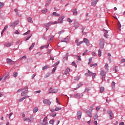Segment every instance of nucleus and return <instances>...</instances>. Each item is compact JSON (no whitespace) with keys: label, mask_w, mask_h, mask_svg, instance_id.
<instances>
[{"label":"nucleus","mask_w":125,"mask_h":125,"mask_svg":"<svg viewBox=\"0 0 125 125\" xmlns=\"http://www.w3.org/2000/svg\"><path fill=\"white\" fill-rule=\"evenodd\" d=\"M101 79L102 80V82H105V78H106V72L104 70L101 71L100 74Z\"/></svg>","instance_id":"nucleus-1"},{"label":"nucleus","mask_w":125,"mask_h":125,"mask_svg":"<svg viewBox=\"0 0 125 125\" xmlns=\"http://www.w3.org/2000/svg\"><path fill=\"white\" fill-rule=\"evenodd\" d=\"M104 45H105V40L104 39L102 38L100 39V47L101 48H104Z\"/></svg>","instance_id":"nucleus-2"},{"label":"nucleus","mask_w":125,"mask_h":125,"mask_svg":"<svg viewBox=\"0 0 125 125\" xmlns=\"http://www.w3.org/2000/svg\"><path fill=\"white\" fill-rule=\"evenodd\" d=\"M54 24H57V21H52L51 22H48L47 23H44V25L47 28H49V26H51V25H54Z\"/></svg>","instance_id":"nucleus-3"},{"label":"nucleus","mask_w":125,"mask_h":125,"mask_svg":"<svg viewBox=\"0 0 125 125\" xmlns=\"http://www.w3.org/2000/svg\"><path fill=\"white\" fill-rule=\"evenodd\" d=\"M82 96H83V95L81 93H77L74 95V98H77L78 99H80Z\"/></svg>","instance_id":"nucleus-4"},{"label":"nucleus","mask_w":125,"mask_h":125,"mask_svg":"<svg viewBox=\"0 0 125 125\" xmlns=\"http://www.w3.org/2000/svg\"><path fill=\"white\" fill-rule=\"evenodd\" d=\"M65 18L64 16L61 17L58 19V22H57V24H61L63 23V19Z\"/></svg>","instance_id":"nucleus-5"},{"label":"nucleus","mask_w":125,"mask_h":125,"mask_svg":"<svg viewBox=\"0 0 125 125\" xmlns=\"http://www.w3.org/2000/svg\"><path fill=\"white\" fill-rule=\"evenodd\" d=\"M43 103L44 104H47V105H50L51 102L49 100L44 99L43 100Z\"/></svg>","instance_id":"nucleus-6"},{"label":"nucleus","mask_w":125,"mask_h":125,"mask_svg":"<svg viewBox=\"0 0 125 125\" xmlns=\"http://www.w3.org/2000/svg\"><path fill=\"white\" fill-rule=\"evenodd\" d=\"M7 63L9 65H14V62L12 61L10 59H7Z\"/></svg>","instance_id":"nucleus-7"},{"label":"nucleus","mask_w":125,"mask_h":125,"mask_svg":"<svg viewBox=\"0 0 125 125\" xmlns=\"http://www.w3.org/2000/svg\"><path fill=\"white\" fill-rule=\"evenodd\" d=\"M78 120H81V118H82V112L80 111L77 112V113Z\"/></svg>","instance_id":"nucleus-8"},{"label":"nucleus","mask_w":125,"mask_h":125,"mask_svg":"<svg viewBox=\"0 0 125 125\" xmlns=\"http://www.w3.org/2000/svg\"><path fill=\"white\" fill-rule=\"evenodd\" d=\"M83 42L87 45V46H88V45H89V41L87 39L84 38Z\"/></svg>","instance_id":"nucleus-9"},{"label":"nucleus","mask_w":125,"mask_h":125,"mask_svg":"<svg viewBox=\"0 0 125 125\" xmlns=\"http://www.w3.org/2000/svg\"><path fill=\"white\" fill-rule=\"evenodd\" d=\"M28 92H29L28 90L23 91V92L21 93V96H25V95H27V93H28Z\"/></svg>","instance_id":"nucleus-10"},{"label":"nucleus","mask_w":125,"mask_h":125,"mask_svg":"<svg viewBox=\"0 0 125 125\" xmlns=\"http://www.w3.org/2000/svg\"><path fill=\"white\" fill-rule=\"evenodd\" d=\"M13 44V42H6L4 44V45L6 46V47H10V46H11Z\"/></svg>","instance_id":"nucleus-11"},{"label":"nucleus","mask_w":125,"mask_h":125,"mask_svg":"<svg viewBox=\"0 0 125 125\" xmlns=\"http://www.w3.org/2000/svg\"><path fill=\"white\" fill-rule=\"evenodd\" d=\"M97 2H98V0H93L91 3V4L93 5V6H95L96 4H97Z\"/></svg>","instance_id":"nucleus-12"},{"label":"nucleus","mask_w":125,"mask_h":125,"mask_svg":"<svg viewBox=\"0 0 125 125\" xmlns=\"http://www.w3.org/2000/svg\"><path fill=\"white\" fill-rule=\"evenodd\" d=\"M70 71H71V69L69 68V67H67L64 71V75H67V74H69V73L70 72Z\"/></svg>","instance_id":"nucleus-13"},{"label":"nucleus","mask_w":125,"mask_h":125,"mask_svg":"<svg viewBox=\"0 0 125 125\" xmlns=\"http://www.w3.org/2000/svg\"><path fill=\"white\" fill-rule=\"evenodd\" d=\"M107 114H108V115H109L110 118H113V117L114 116L113 115V112L111 111V110H107Z\"/></svg>","instance_id":"nucleus-14"},{"label":"nucleus","mask_w":125,"mask_h":125,"mask_svg":"<svg viewBox=\"0 0 125 125\" xmlns=\"http://www.w3.org/2000/svg\"><path fill=\"white\" fill-rule=\"evenodd\" d=\"M57 91H58V89H54L50 91L48 93L50 94V93H56V92H57Z\"/></svg>","instance_id":"nucleus-15"},{"label":"nucleus","mask_w":125,"mask_h":125,"mask_svg":"<svg viewBox=\"0 0 125 125\" xmlns=\"http://www.w3.org/2000/svg\"><path fill=\"white\" fill-rule=\"evenodd\" d=\"M89 73L91 74V76L92 77V79L94 80V79H95V77L96 76V73H92L91 71H89Z\"/></svg>","instance_id":"nucleus-16"},{"label":"nucleus","mask_w":125,"mask_h":125,"mask_svg":"<svg viewBox=\"0 0 125 125\" xmlns=\"http://www.w3.org/2000/svg\"><path fill=\"white\" fill-rule=\"evenodd\" d=\"M104 69L107 72L109 71V64L106 63L105 65H104Z\"/></svg>","instance_id":"nucleus-17"},{"label":"nucleus","mask_w":125,"mask_h":125,"mask_svg":"<svg viewBox=\"0 0 125 125\" xmlns=\"http://www.w3.org/2000/svg\"><path fill=\"white\" fill-rule=\"evenodd\" d=\"M73 15H75V16H77L78 15V12L77 11V8H74L73 10Z\"/></svg>","instance_id":"nucleus-18"},{"label":"nucleus","mask_w":125,"mask_h":125,"mask_svg":"<svg viewBox=\"0 0 125 125\" xmlns=\"http://www.w3.org/2000/svg\"><path fill=\"white\" fill-rule=\"evenodd\" d=\"M53 16H57L58 17H60V14L57 13L56 12H54L53 13Z\"/></svg>","instance_id":"nucleus-19"},{"label":"nucleus","mask_w":125,"mask_h":125,"mask_svg":"<svg viewBox=\"0 0 125 125\" xmlns=\"http://www.w3.org/2000/svg\"><path fill=\"white\" fill-rule=\"evenodd\" d=\"M28 89V86L24 87V88L20 89L18 92H20V91H23L24 90Z\"/></svg>","instance_id":"nucleus-20"},{"label":"nucleus","mask_w":125,"mask_h":125,"mask_svg":"<svg viewBox=\"0 0 125 125\" xmlns=\"http://www.w3.org/2000/svg\"><path fill=\"white\" fill-rule=\"evenodd\" d=\"M35 44H36L35 42L32 43V45H31V46L29 48V50H31L33 49L34 46H35Z\"/></svg>","instance_id":"nucleus-21"},{"label":"nucleus","mask_w":125,"mask_h":125,"mask_svg":"<svg viewBox=\"0 0 125 125\" xmlns=\"http://www.w3.org/2000/svg\"><path fill=\"white\" fill-rule=\"evenodd\" d=\"M81 86H83V84L82 83H79L77 85L76 88H75V90H77V89H78V88H80Z\"/></svg>","instance_id":"nucleus-22"},{"label":"nucleus","mask_w":125,"mask_h":125,"mask_svg":"<svg viewBox=\"0 0 125 125\" xmlns=\"http://www.w3.org/2000/svg\"><path fill=\"white\" fill-rule=\"evenodd\" d=\"M63 42H69V37H68V36L64 38L63 40Z\"/></svg>","instance_id":"nucleus-23"},{"label":"nucleus","mask_w":125,"mask_h":125,"mask_svg":"<svg viewBox=\"0 0 125 125\" xmlns=\"http://www.w3.org/2000/svg\"><path fill=\"white\" fill-rule=\"evenodd\" d=\"M27 21L30 23H33V19L31 17H29L28 18H27Z\"/></svg>","instance_id":"nucleus-24"},{"label":"nucleus","mask_w":125,"mask_h":125,"mask_svg":"<svg viewBox=\"0 0 125 125\" xmlns=\"http://www.w3.org/2000/svg\"><path fill=\"white\" fill-rule=\"evenodd\" d=\"M33 113H37V112L39 111V108H38V107H34L33 109Z\"/></svg>","instance_id":"nucleus-25"},{"label":"nucleus","mask_w":125,"mask_h":125,"mask_svg":"<svg viewBox=\"0 0 125 125\" xmlns=\"http://www.w3.org/2000/svg\"><path fill=\"white\" fill-rule=\"evenodd\" d=\"M23 121L28 122V123H29V122H31V119H30V118H24L23 119Z\"/></svg>","instance_id":"nucleus-26"},{"label":"nucleus","mask_w":125,"mask_h":125,"mask_svg":"<svg viewBox=\"0 0 125 125\" xmlns=\"http://www.w3.org/2000/svg\"><path fill=\"white\" fill-rule=\"evenodd\" d=\"M13 76L15 78H17V77H18V73L14 72L13 74Z\"/></svg>","instance_id":"nucleus-27"},{"label":"nucleus","mask_w":125,"mask_h":125,"mask_svg":"<svg viewBox=\"0 0 125 125\" xmlns=\"http://www.w3.org/2000/svg\"><path fill=\"white\" fill-rule=\"evenodd\" d=\"M98 54V56H99L100 57L101 56L102 54V51H101V49L99 50Z\"/></svg>","instance_id":"nucleus-28"},{"label":"nucleus","mask_w":125,"mask_h":125,"mask_svg":"<svg viewBox=\"0 0 125 125\" xmlns=\"http://www.w3.org/2000/svg\"><path fill=\"white\" fill-rule=\"evenodd\" d=\"M86 114L90 118H91V117H92V114H91V113L89 111H87Z\"/></svg>","instance_id":"nucleus-29"},{"label":"nucleus","mask_w":125,"mask_h":125,"mask_svg":"<svg viewBox=\"0 0 125 125\" xmlns=\"http://www.w3.org/2000/svg\"><path fill=\"white\" fill-rule=\"evenodd\" d=\"M74 27H75V29H78V28H79V24H78V23L75 22Z\"/></svg>","instance_id":"nucleus-30"},{"label":"nucleus","mask_w":125,"mask_h":125,"mask_svg":"<svg viewBox=\"0 0 125 125\" xmlns=\"http://www.w3.org/2000/svg\"><path fill=\"white\" fill-rule=\"evenodd\" d=\"M89 90H90V88H89V87L86 88L84 91V92H88V91H89Z\"/></svg>","instance_id":"nucleus-31"},{"label":"nucleus","mask_w":125,"mask_h":125,"mask_svg":"<svg viewBox=\"0 0 125 125\" xmlns=\"http://www.w3.org/2000/svg\"><path fill=\"white\" fill-rule=\"evenodd\" d=\"M104 89H105L104 88V87H103V86L101 87V88H100V92H101V93H102V92H103V91H104Z\"/></svg>","instance_id":"nucleus-32"},{"label":"nucleus","mask_w":125,"mask_h":125,"mask_svg":"<svg viewBox=\"0 0 125 125\" xmlns=\"http://www.w3.org/2000/svg\"><path fill=\"white\" fill-rule=\"evenodd\" d=\"M121 28H122V25L119 23V24H118V29L120 31H121Z\"/></svg>","instance_id":"nucleus-33"},{"label":"nucleus","mask_w":125,"mask_h":125,"mask_svg":"<svg viewBox=\"0 0 125 125\" xmlns=\"http://www.w3.org/2000/svg\"><path fill=\"white\" fill-rule=\"evenodd\" d=\"M46 12H47V9L46 8H45L43 10H42V13H43L45 14V13H46Z\"/></svg>","instance_id":"nucleus-34"},{"label":"nucleus","mask_w":125,"mask_h":125,"mask_svg":"<svg viewBox=\"0 0 125 125\" xmlns=\"http://www.w3.org/2000/svg\"><path fill=\"white\" fill-rule=\"evenodd\" d=\"M30 33H31V30H28L27 32L23 34V36H26V35L30 34Z\"/></svg>","instance_id":"nucleus-35"},{"label":"nucleus","mask_w":125,"mask_h":125,"mask_svg":"<svg viewBox=\"0 0 125 125\" xmlns=\"http://www.w3.org/2000/svg\"><path fill=\"white\" fill-rule=\"evenodd\" d=\"M94 120H96L98 118V115L97 114H95L93 117Z\"/></svg>","instance_id":"nucleus-36"},{"label":"nucleus","mask_w":125,"mask_h":125,"mask_svg":"<svg viewBox=\"0 0 125 125\" xmlns=\"http://www.w3.org/2000/svg\"><path fill=\"white\" fill-rule=\"evenodd\" d=\"M48 68H49V66L46 65L42 67V70H46V69H48Z\"/></svg>","instance_id":"nucleus-37"},{"label":"nucleus","mask_w":125,"mask_h":125,"mask_svg":"<svg viewBox=\"0 0 125 125\" xmlns=\"http://www.w3.org/2000/svg\"><path fill=\"white\" fill-rule=\"evenodd\" d=\"M89 71H90L88 70V73L85 74V76H87V77H90L91 74L89 72Z\"/></svg>","instance_id":"nucleus-38"},{"label":"nucleus","mask_w":125,"mask_h":125,"mask_svg":"<svg viewBox=\"0 0 125 125\" xmlns=\"http://www.w3.org/2000/svg\"><path fill=\"white\" fill-rule=\"evenodd\" d=\"M61 109H62V107H56L55 108V111H59L60 110H61Z\"/></svg>","instance_id":"nucleus-39"},{"label":"nucleus","mask_w":125,"mask_h":125,"mask_svg":"<svg viewBox=\"0 0 125 125\" xmlns=\"http://www.w3.org/2000/svg\"><path fill=\"white\" fill-rule=\"evenodd\" d=\"M19 22H20L19 20H18V21H16L15 22H14V24H15V25L16 26L19 23Z\"/></svg>","instance_id":"nucleus-40"},{"label":"nucleus","mask_w":125,"mask_h":125,"mask_svg":"<svg viewBox=\"0 0 125 125\" xmlns=\"http://www.w3.org/2000/svg\"><path fill=\"white\" fill-rule=\"evenodd\" d=\"M8 76H9V74H6L5 75H4V76H3V80H5V79L6 78H7V77H8Z\"/></svg>","instance_id":"nucleus-41"},{"label":"nucleus","mask_w":125,"mask_h":125,"mask_svg":"<svg viewBox=\"0 0 125 125\" xmlns=\"http://www.w3.org/2000/svg\"><path fill=\"white\" fill-rule=\"evenodd\" d=\"M49 124H50L51 125H53V124H54V120H51L49 121Z\"/></svg>","instance_id":"nucleus-42"},{"label":"nucleus","mask_w":125,"mask_h":125,"mask_svg":"<svg viewBox=\"0 0 125 125\" xmlns=\"http://www.w3.org/2000/svg\"><path fill=\"white\" fill-rule=\"evenodd\" d=\"M50 76V74L48 73L46 74L45 76H44V78H45V79L48 78V77H49Z\"/></svg>","instance_id":"nucleus-43"},{"label":"nucleus","mask_w":125,"mask_h":125,"mask_svg":"<svg viewBox=\"0 0 125 125\" xmlns=\"http://www.w3.org/2000/svg\"><path fill=\"white\" fill-rule=\"evenodd\" d=\"M50 3V2L47 1L46 4H45V6L46 7H47L49 5V4Z\"/></svg>","instance_id":"nucleus-44"},{"label":"nucleus","mask_w":125,"mask_h":125,"mask_svg":"<svg viewBox=\"0 0 125 125\" xmlns=\"http://www.w3.org/2000/svg\"><path fill=\"white\" fill-rule=\"evenodd\" d=\"M55 71H56V67H54L52 70V74H54V73H55Z\"/></svg>","instance_id":"nucleus-45"},{"label":"nucleus","mask_w":125,"mask_h":125,"mask_svg":"<svg viewBox=\"0 0 125 125\" xmlns=\"http://www.w3.org/2000/svg\"><path fill=\"white\" fill-rule=\"evenodd\" d=\"M67 21L68 22H69V23H72V22H73V21H72V20H71L70 18H68L67 19Z\"/></svg>","instance_id":"nucleus-46"},{"label":"nucleus","mask_w":125,"mask_h":125,"mask_svg":"<svg viewBox=\"0 0 125 125\" xmlns=\"http://www.w3.org/2000/svg\"><path fill=\"white\" fill-rule=\"evenodd\" d=\"M47 121V116L44 118L43 122V123H45V122H46Z\"/></svg>","instance_id":"nucleus-47"},{"label":"nucleus","mask_w":125,"mask_h":125,"mask_svg":"<svg viewBox=\"0 0 125 125\" xmlns=\"http://www.w3.org/2000/svg\"><path fill=\"white\" fill-rule=\"evenodd\" d=\"M83 42L81 41V42L77 43V46H79V45H80V44H82V43H83Z\"/></svg>","instance_id":"nucleus-48"},{"label":"nucleus","mask_w":125,"mask_h":125,"mask_svg":"<svg viewBox=\"0 0 125 125\" xmlns=\"http://www.w3.org/2000/svg\"><path fill=\"white\" fill-rule=\"evenodd\" d=\"M50 116H51V117H56V113H51Z\"/></svg>","instance_id":"nucleus-49"},{"label":"nucleus","mask_w":125,"mask_h":125,"mask_svg":"<svg viewBox=\"0 0 125 125\" xmlns=\"http://www.w3.org/2000/svg\"><path fill=\"white\" fill-rule=\"evenodd\" d=\"M15 26H16V25H15L14 22L13 23H11V24L10 25V27H15Z\"/></svg>","instance_id":"nucleus-50"},{"label":"nucleus","mask_w":125,"mask_h":125,"mask_svg":"<svg viewBox=\"0 0 125 125\" xmlns=\"http://www.w3.org/2000/svg\"><path fill=\"white\" fill-rule=\"evenodd\" d=\"M72 65H74V66L75 67V68H77V64H76L75 62H72Z\"/></svg>","instance_id":"nucleus-51"},{"label":"nucleus","mask_w":125,"mask_h":125,"mask_svg":"<svg viewBox=\"0 0 125 125\" xmlns=\"http://www.w3.org/2000/svg\"><path fill=\"white\" fill-rule=\"evenodd\" d=\"M104 36L105 38H109V35H108L107 33H104Z\"/></svg>","instance_id":"nucleus-52"},{"label":"nucleus","mask_w":125,"mask_h":125,"mask_svg":"<svg viewBox=\"0 0 125 125\" xmlns=\"http://www.w3.org/2000/svg\"><path fill=\"white\" fill-rule=\"evenodd\" d=\"M3 2H0V9L1 8V6H3Z\"/></svg>","instance_id":"nucleus-53"},{"label":"nucleus","mask_w":125,"mask_h":125,"mask_svg":"<svg viewBox=\"0 0 125 125\" xmlns=\"http://www.w3.org/2000/svg\"><path fill=\"white\" fill-rule=\"evenodd\" d=\"M31 37H32V34H31L27 38H26V41H29V39H30V38H31Z\"/></svg>","instance_id":"nucleus-54"},{"label":"nucleus","mask_w":125,"mask_h":125,"mask_svg":"<svg viewBox=\"0 0 125 125\" xmlns=\"http://www.w3.org/2000/svg\"><path fill=\"white\" fill-rule=\"evenodd\" d=\"M14 11H15V12H16V14H17V15H18V9H17V8L15 9Z\"/></svg>","instance_id":"nucleus-55"},{"label":"nucleus","mask_w":125,"mask_h":125,"mask_svg":"<svg viewBox=\"0 0 125 125\" xmlns=\"http://www.w3.org/2000/svg\"><path fill=\"white\" fill-rule=\"evenodd\" d=\"M24 99H25L24 98V97H22V98L20 99L19 100V102H22V101H23V100H24Z\"/></svg>","instance_id":"nucleus-56"},{"label":"nucleus","mask_w":125,"mask_h":125,"mask_svg":"<svg viewBox=\"0 0 125 125\" xmlns=\"http://www.w3.org/2000/svg\"><path fill=\"white\" fill-rule=\"evenodd\" d=\"M89 111L90 112H92V111H93V106H91L90 107Z\"/></svg>","instance_id":"nucleus-57"},{"label":"nucleus","mask_w":125,"mask_h":125,"mask_svg":"<svg viewBox=\"0 0 125 125\" xmlns=\"http://www.w3.org/2000/svg\"><path fill=\"white\" fill-rule=\"evenodd\" d=\"M115 82H112V86L113 88L115 87Z\"/></svg>","instance_id":"nucleus-58"},{"label":"nucleus","mask_w":125,"mask_h":125,"mask_svg":"<svg viewBox=\"0 0 125 125\" xmlns=\"http://www.w3.org/2000/svg\"><path fill=\"white\" fill-rule=\"evenodd\" d=\"M63 33H64V30H62V31H60V32L58 33V34H59V35H61V34H63Z\"/></svg>","instance_id":"nucleus-59"},{"label":"nucleus","mask_w":125,"mask_h":125,"mask_svg":"<svg viewBox=\"0 0 125 125\" xmlns=\"http://www.w3.org/2000/svg\"><path fill=\"white\" fill-rule=\"evenodd\" d=\"M59 63H60V62L58 61L54 65V66H56V65H58V64H59Z\"/></svg>","instance_id":"nucleus-60"},{"label":"nucleus","mask_w":125,"mask_h":125,"mask_svg":"<svg viewBox=\"0 0 125 125\" xmlns=\"http://www.w3.org/2000/svg\"><path fill=\"white\" fill-rule=\"evenodd\" d=\"M125 59H123L121 60V63H125Z\"/></svg>","instance_id":"nucleus-61"},{"label":"nucleus","mask_w":125,"mask_h":125,"mask_svg":"<svg viewBox=\"0 0 125 125\" xmlns=\"http://www.w3.org/2000/svg\"><path fill=\"white\" fill-rule=\"evenodd\" d=\"M84 30H85V27H83L82 28V33H83V31H84Z\"/></svg>","instance_id":"nucleus-62"},{"label":"nucleus","mask_w":125,"mask_h":125,"mask_svg":"<svg viewBox=\"0 0 125 125\" xmlns=\"http://www.w3.org/2000/svg\"><path fill=\"white\" fill-rule=\"evenodd\" d=\"M125 125V123L124 122H121L119 125Z\"/></svg>","instance_id":"nucleus-63"},{"label":"nucleus","mask_w":125,"mask_h":125,"mask_svg":"<svg viewBox=\"0 0 125 125\" xmlns=\"http://www.w3.org/2000/svg\"><path fill=\"white\" fill-rule=\"evenodd\" d=\"M94 124L95 125H97V121H94Z\"/></svg>","instance_id":"nucleus-64"}]
</instances>
